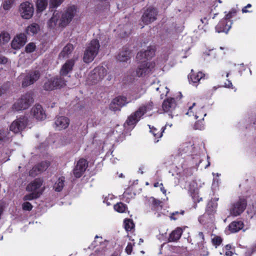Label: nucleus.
I'll use <instances>...</instances> for the list:
<instances>
[{
    "instance_id": "nucleus-1",
    "label": "nucleus",
    "mask_w": 256,
    "mask_h": 256,
    "mask_svg": "<svg viewBox=\"0 0 256 256\" xmlns=\"http://www.w3.org/2000/svg\"><path fill=\"white\" fill-rule=\"evenodd\" d=\"M76 12L77 8L75 6H70L63 12L54 10L52 16L47 22L48 28L54 29L58 22L59 27L65 28L72 22Z\"/></svg>"
},
{
    "instance_id": "nucleus-2",
    "label": "nucleus",
    "mask_w": 256,
    "mask_h": 256,
    "mask_svg": "<svg viewBox=\"0 0 256 256\" xmlns=\"http://www.w3.org/2000/svg\"><path fill=\"white\" fill-rule=\"evenodd\" d=\"M100 48L99 41L93 39L87 45L84 51L83 61L86 64H89L94 60L98 55Z\"/></svg>"
},
{
    "instance_id": "nucleus-3",
    "label": "nucleus",
    "mask_w": 256,
    "mask_h": 256,
    "mask_svg": "<svg viewBox=\"0 0 256 256\" xmlns=\"http://www.w3.org/2000/svg\"><path fill=\"white\" fill-rule=\"evenodd\" d=\"M34 100L32 92H28L22 95L13 104L12 108L17 111L28 108L34 102Z\"/></svg>"
},
{
    "instance_id": "nucleus-4",
    "label": "nucleus",
    "mask_w": 256,
    "mask_h": 256,
    "mask_svg": "<svg viewBox=\"0 0 256 256\" xmlns=\"http://www.w3.org/2000/svg\"><path fill=\"white\" fill-rule=\"evenodd\" d=\"M66 85V80L61 76L52 78L46 82L43 86L44 90H53L64 87Z\"/></svg>"
},
{
    "instance_id": "nucleus-5",
    "label": "nucleus",
    "mask_w": 256,
    "mask_h": 256,
    "mask_svg": "<svg viewBox=\"0 0 256 256\" xmlns=\"http://www.w3.org/2000/svg\"><path fill=\"white\" fill-rule=\"evenodd\" d=\"M146 112V106H142L140 107L134 112L132 114L128 116L126 120L124 126H134L139 121L140 118Z\"/></svg>"
},
{
    "instance_id": "nucleus-6",
    "label": "nucleus",
    "mask_w": 256,
    "mask_h": 256,
    "mask_svg": "<svg viewBox=\"0 0 256 256\" xmlns=\"http://www.w3.org/2000/svg\"><path fill=\"white\" fill-rule=\"evenodd\" d=\"M247 202L245 198H240L232 204L230 209V214L234 216L240 215L246 209Z\"/></svg>"
},
{
    "instance_id": "nucleus-7",
    "label": "nucleus",
    "mask_w": 256,
    "mask_h": 256,
    "mask_svg": "<svg viewBox=\"0 0 256 256\" xmlns=\"http://www.w3.org/2000/svg\"><path fill=\"white\" fill-rule=\"evenodd\" d=\"M40 74L39 70H32L26 72L22 82V86L26 88L34 84L40 78Z\"/></svg>"
},
{
    "instance_id": "nucleus-8",
    "label": "nucleus",
    "mask_w": 256,
    "mask_h": 256,
    "mask_svg": "<svg viewBox=\"0 0 256 256\" xmlns=\"http://www.w3.org/2000/svg\"><path fill=\"white\" fill-rule=\"evenodd\" d=\"M158 14L156 8L150 6L144 10L141 20L145 24H148L156 20Z\"/></svg>"
},
{
    "instance_id": "nucleus-9",
    "label": "nucleus",
    "mask_w": 256,
    "mask_h": 256,
    "mask_svg": "<svg viewBox=\"0 0 256 256\" xmlns=\"http://www.w3.org/2000/svg\"><path fill=\"white\" fill-rule=\"evenodd\" d=\"M28 124V118L26 116H20L14 120L10 126V130L14 134L23 130Z\"/></svg>"
},
{
    "instance_id": "nucleus-10",
    "label": "nucleus",
    "mask_w": 256,
    "mask_h": 256,
    "mask_svg": "<svg viewBox=\"0 0 256 256\" xmlns=\"http://www.w3.org/2000/svg\"><path fill=\"white\" fill-rule=\"evenodd\" d=\"M130 102V100H128L126 96H120L112 100L109 108L111 110L114 112L120 111L122 107Z\"/></svg>"
},
{
    "instance_id": "nucleus-11",
    "label": "nucleus",
    "mask_w": 256,
    "mask_h": 256,
    "mask_svg": "<svg viewBox=\"0 0 256 256\" xmlns=\"http://www.w3.org/2000/svg\"><path fill=\"white\" fill-rule=\"evenodd\" d=\"M19 10L21 16L24 19L31 18L34 12L33 4L28 2L21 4Z\"/></svg>"
},
{
    "instance_id": "nucleus-12",
    "label": "nucleus",
    "mask_w": 256,
    "mask_h": 256,
    "mask_svg": "<svg viewBox=\"0 0 256 256\" xmlns=\"http://www.w3.org/2000/svg\"><path fill=\"white\" fill-rule=\"evenodd\" d=\"M155 64L152 62H146L140 64L136 70V76L138 77L144 76L148 74L154 68Z\"/></svg>"
},
{
    "instance_id": "nucleus-13",
    "label": "nucleus",
    "mask_w": 256,
    "mask_h": 256,
    "mask_svg": "<svg viewBox=\"0 0 256 256\" xmlns=\"http://www.w3.org/2000/svg\"><path fill=\"white\" fill-rule=\"evenodd\" d=\"M50 166V162L46 160L42 161L34 166L30 170L29 172L30 176H35L46 171Z\"/></svg>"
},
{
    "instance_id": "nucleus-14",
    "label": "nucleus",
    "mask_w": 256,
    "mask_h": 256,
    "mask_svg": "<svg viewBox=\"0 0 256 256\" xmlns=\"http://www.w3.org/2000/svg\"><path fill=\"white\" fill-rule=\"evenodd\" d=\"M106 74V69L103 66H99L93 70L88 78H92L94 80L92 83H96L98 81L102 80Z\"/></svg>"
},
{
    "instance_id": "nucleus-15",
    "label": "nucleus",
    "mask_w": 256,
    "mask_h": 256,
    "mask_svg": "<svg viewBox=\"0 0 256 256\" xmlns=\"http://www.w3.org/2000/svg\"><path fill=\"white\" fill-rule=\"evenodd\" d=\"M88 167V163L85 159H80L74 169V174L76 178H80Z\"/></svg>"
},
{
    "instance_id": "nucleus-16",
    "label": "nucleus",
    "mask_w": 256,
    "mask_h": 256,
    "mask_svg": "<svg viewBox=\"0 0 256 256\" xmlns=\"http://www.w3.org/2000/svg\"><path fill=\"white\" fill-rule=\"evenodd\" d=\"M26 42V36L24 34L16 36L12 41L11 46L12 48L18 50L23 46Z\"/></svg>"
},
{
    "instance_id": "nucleus-17",
    "label": "nucleus",
    "mask_w": 256,
    "mask_h": 256,
    "mask_svg": "<svg viewBox=\"0 0 256 256\" xmlns=\"http://www.w3.org/2000/svg\"><path fill=\"white\" fill-rule=\"evenodd\" d=\"M31 114L36 120H44L46 118V114L42 106L40 104H36L31 110Z\"/></svg>"
},
{
    "instance_id": "nucleus-18",
    "label": "nucleus",
    "mask_w": 256,
    "mask_h": 256,
    "mask_svg": "<svg viewBox=\"0 0 256 256\" xmlns=\"http://www.w3.org/2000/svg\"><path fill=\"white\" fill-rule=\"evenodd\" d=\"M54 124L58 130H62L67 128L70 124V120L64 116L56 117Z\"/></svg>"
},
{
    "instance_id": "nucleus-19",
    "label": "nucleus",
    "mask_w": 256,
    "mask_h": 256,
    "mask_svg": "<svg viewBox=\"0 0 256 256\" xmlns=\"http://www.w3.org/2000/svg\"><path fill=\"white\" fill-rule=\"evenodd\" d=\"M74 64V61L73 60H68L60 70V74L62 76H66L72 71Z\"/></svg>"
},
{
    "instance_id": "nucleus-20",
    "label": "nucleus",
    "mask_w": 256,
    "mask_h": 256,
    "mask_svg": "<svg viewBox=\"0 0 256 256\" xmlns=\"http://www.w3.org/2000/svg\"><path fill=\"white\" fill-rule=\"evenodd\" d=\"M43 182L42 178H36L27 186L26 190L28 192H34L42 186Z\"/></svg>"
},
{
    "instance_id": "nucleus-21",
    "label": "nucleus",
    "mask_w": 256,
    "mask_h": 256,
    "mask_svg": "<svg viewBox=\"0 0 256 256\" xmlns=\"http://www.w3.org/2000/svg\"><path fill=\"white\" fill-rule=\"evenodd\" d=\"M176 102L174 98H168L164 100L162 104V108L164 112H168L176 107Z\"/></svg>"
},
{
    "instance_id": "nucleus-22",
    "label": "nucleus",
    "mask_w": 256,
    "mask_h": 256,
    "mask_svg": "<svg viewBox=\"0 0 256 256\" xmlns=\"http://www.w3.org/2000/svg\"><path fill=\"white\" fill-rule=\"evenodd\" d=\"M182 233V230L180 228H178L174 230H173L169 236L168 242H176L178 240Z\"/></svg>"
},
{
    "instance_id": "nucleus-23",
    "label": "nucleus",
    "mask_w": 256,
    "mask_h": 256,
    "mask_svg": "<svg viewBox=\"0 0 256 256\" xmlns=\"http://www.w3.org/2000/svg\"><path fill=\"white\" fill-rule=\"evenodd\" d=\"M244 224L241 221H234L228 226V230L231 232H236L242 228Z\"/></svg>"
},
{
    "instance_id": "nucleus-24",
    "label": "nucleus",
    "mask_w": 256,
    "mask_h": 256,
    "mask_svg": "<svg viewBox=\"0 0 256 256\" xmlns=\"http://www.w3.org/2000/svg\"><path fill=\"white\" fill-rule=\"evenodd\" d=\"M12 136L8 130H0V142H6L10 140Z\"/></svg>"
},
{
    "instance_id": "nucleus-25",
    "label": "nucleus",
    "mask_w": 256,
    "mask_h": 256,
    "mask_svg": "<svg viewBox=\"0 0 256 256\" xmlns=\"http://www.w3.org/2000/svg\"><path fill=\"white\" fill-rule=\"evenodd\" d=\"M74 50V46L71 44H68L59 54V57L64 58L68 56Z\"/></svg>"
},
{
    "instance_id": "nucleus-26",
    "label": "nucleus",
    "mask_w": 256,
    "mask_h": 256,
    "mask_svg": "<svg viewBox=\"0 0 256 256\" xmlns=\"http://www.w3.org/2000/svg\"><path fill=\"white\" fill-rule=\"evenodd\" d=\"M40 29V28L38 24L33 23L27 27L26 32L28 34L34 35L37 34Z\"/></svg>"
},
{
    "instance_id": "nucleus-27",
    "label": "nucleus",
    "mask_w": 256,
    "mask_h": 256,
    "mask_svg": "<svg viewBox=\"0 0 256 256\" xmlns=\"http://www.w3.org/2000/svg\"><path fill=\"white\" fill-rule=\"evenodd\" d=\"M64 177H60L54 184V188L56 192H60L62 190L64 186Z\"/></svg>"
},
{
    "instance_id": "nucleus-28",
    "label": "nucleus",
    "mask_w": 256,
    "mask_h": 256,
    "mask_svg": "<svg viewBox=\"0 0 256 256\" xmlns=\"http://www.w3.org/2000/svg\"><path fill=\"white\" fill-rule=\"evenodd\" d=\"M130 54L129 51H122L118 54L116 59L120 62H126L130 58Z\"/></svg>"
},
{
    "instance_id": "nucleus-29",
    "label": "nucleus",
    "mask_w": 256,
    "mask_h": 256,
    "mask_svg": "<svg viewBox=\"0 0 256 256\" xmlns=\"http://www.w3.org/2000/svg\"><path fill=\"white\" fill-rule=\"evenodd\" d=\"M48 4V0H36V6L37 11L42 12L46 8Z\"/></svg>"
},
{
    "instance_id": "nucleus-30",
    "label": "nucleus",
    "mask_w": 256,
    "mask_h": 256,
    "mask_svg": "<svg viewBox=\"0 0 256 256\" xmlns=\"http://www.w3.org/2000/svg\"><path fill=\"white\" fill-rule=\"evenodd\" d=\"M193 70H191V74L190 75V79L192 82H198L200 79H202L204 76V74L202 72H198L197 74H193Z\"/></svg>"
},
{
    "instance_id": "nucleus-31",
    "label": "nucleus",
    "mask_w": 256,
    "mask_h": 256,
    "mask_svg": "<svg viewBox=\"0 0 256 256\" xmlns=\"http://www.w3.org/2000/svg\"><path fill=\"white\" fill-rule=\"evenodd\" d=\"M10 34L6 32L3 31L0 34V44H4L8 43L10 40Z\"/></svg>"
},
{
    "instance_id": "nucleus-32",
    "label": "nucleus",
    "mask_w": 256,
    "mask_h": 256,
    "mask_svg": "<svg viewBox=\"0 0 256 256\" xmlns=\"http://www.w3.org/2000/svg\"><path fill=\"white\" fill-rule=\"evenodd\" d=\"M42 194V192H33L30 194L26 195L24 197V200H30L34 199H36L40 196Z\"/></svg>"
},
{
    "instance_id": "nucleus-33",
    "label": "nucleus",
    "mask_w": 256,
    "mask_h": 256,
    "mask_svg": "<svg viewBox=\"0 0 256 256\" xmlns=\"http://www.w3.org/2000/svg\"><path fill=\"white\" fill-rule=\"evenodd\" d=\"M124 224L126 231H130L134 226V223L131 219H126L124 220Z\"/></svg>"
},
{
    "instance_id": "nucleus-34",
    "label": "nucleus",
    "mask_w": 256,
    "mask_h": 256,
    "mask_svg": "<svg viewBox=\"0 0 256 256\" xmlns=\"http://www.w3.org/2000/svg\"><path fill=\"white\" fill-rule=\"evenodd\" d=\"M64 0H50L49 7L50 9L56 8L58 7Z\"/></svg>"
},
{
    "instance_id": "nucleus-35",
    "label": "nucleus",
    "mask_w": 256,
    "mask_h": 256,
    "mask_svg": "<svg viewBox=\"0 0 256 256\" xmlns=\"http://www.w3.org/2000/svg\"><path fill=\"white\" fill-rule=\"evenodd\" d=\"M147 56V60L152 58L155 54V49L152 46L148 47L147 50L144 51Z\"/></svg>"
},
{
    "instance_id": "nucleus-36",
    "label": "nucleus",
    "mask_w": 256,
    "mask_h": 256,
    "mask_svg": "<svg viewBox=\"0 0 256 256\" xmlns=\"http://www.w3.org/2000/svg\"><path fill=\"white\" fill-rule=\"evenodd\" d=\"M114 208L119 212H123L126 210V204L122 202L118 203L114 206Z\"/></svg>"
},
{
    "instance_id": "nucleus-37",
    "label": "nucleus",
    "mask_w": 256,
    "mask_h": 256,
    "mask_svg": "<svg viewBox=\"0 0 256 256\" xmlns=\"http://www.w3.org/2000/svg\"><path fill=\"white\" fill-rule=\"evenodd\" d=\"M136 59L139 61L143 60V62H144V61L146 62L145 60H147V56L144 51H140L137 54Z\"/></svg>"
},
{
    "instance_id": "nucleus-38",
    "label": "nucleus",
    "mask_w": 256,
    "mask_h": 256,
    "mask_svg": "<svg viewBox=\"0 0 256 256\" xmlns=\"http://www.w3.org/2000/svg\"><path fill=\"white\" fill-rule=\"evenodd\" d=\"M36 45L33 42H30L25 48V50L26 52H32L36 50Z\"/></svg>"
},
{
    "instance_id": "nucleus-39",
    "label": "nucleus",
    "mask_w": 256,
    "mask_h": 256,
    "mask_svg": "<svg viewBox=\"0 0 256 256\" xmlns=\"http://www.w3.org/2000/svg\"><path fill=\"white\" fill-rule=\"evenodd\" d=\"M14 0H6L3 4V8L5 10H8L10 8Z\"/></svg>"
},
{
    "instance_id": "nucleus-40",
    "label": "nucleus",
    "mask_w": 256,
    "mask_h": 256,
    "mask_svg": "<svg viewBox=\"0 0 256 256\" xmlns=\"http://www.w3.org/2000/svg\"><path fill=\"white\" fill-rule=\"evenodd\" d=\"M150 128L151 129L150 130V132H152L154 136H155V137H156V138H160L162 136V132L164 131V127H162V128H161V130H162V131L160 133H158V132H156L157 131V129L156 128H151L150 127Z\"/></svg>"
},
{
    "instance_id": "nucleus-41",
    "label": "nucleus",
    "mask_w": 256,
    "mask_h": 256,
    "mask_svg": "<svg viewBox=\"0 0 256 256\" xmlns=\"http://www.w3.org/2000/svg\"><path fill=\"white\" fill-rule=\"evenodd\" d=\"M222 238L220 236H216L212 239V244L216 246H219L222 242Z\"/></svg>"
},
{
    "instance_id": "nucleus-42",
    "label": "nucleus",
    "mask_w": 256,
    "mask_h": 256,
    "mask_svg": "<svg viewBox=\"0 0 256 256\" xmlns=\"http://www.w3.org/2000/svg\"><path fill=\"white\" fill-rule=\"evenodd\" d=\"M32 208V206L29 202H25L22 204V208L24 210L30 211Z\"/></svg>"
},
{
    "instance_id": "nucleus-43",
    "label": "nucleus",
    "mask_w": 256,
    "mask_h": 256,
    "mask_svg": "<svg viewBox=\"0 0 256 256\" xmlns=\"http://www.w3.org/2000/svg\"><path fill=\"white\" fill-rule=\"evenodd\" d=\"M151 198L152 199V204L154 205L155 208L158 207V206H160V204L162 203V202L160 200H156L154 198Z\"/></svg>"
},
{
    "instance_id": "nucleus-44",
    "label": "nucleus",
    "mask_w": 256,
    "mask_h": 256,
    "mask_svg": "<svg viewBox=\"0 0 256 256\" xmlns=\"http://www.w3.org/2000/svg\"><path fill=\"white\" fill-rule=\"evenodd\" d=\"M132 243L129 242V243H128V244L126 248V252L128 254H130L132 253Z\"/></svg>"
},
{
    "instance_id": "nucleus-45",
    "label": "nucleus",
    "mask_w": 256,
    "mask_h": 256,
    "mask_svg": "<svg viewBox=\"0 0 256 256\" xmlns=\"http://www.w3.org/2000/svg\"><path fill=\"white\" fill-rule=\"evenodd\" d=\"M230 27H229L228 28H230ZM229 29H228L226 32L227 33L228 32V30ZM216 31L220 33V32H225V30H224V29L223 28V27H222L221 26V24H218V25H217L216 26Z\"/></svg>"
},
{
    "instance_id": "nucleus-46",
    "label": "nucleus",
    "mask_w": 256,
    "mask_h": 256,
    "mask_svg": "<svg viewBox=\"0 0 256 256\" xmlns=\"http://www.w3.org/2000/svg\"><path fill=\"white\" fill-rule=\"evenodd\" d=\"M198 236L201 238V242H203L204 240V236L202 232H199L198 234Z\"/></svg>"
},
{
    "instance_id": "nucleus-47",
    "label": "nucleus",
    "mask_w": 256,
    "mask_h": 256,
    "mask_svg": "<svg viewBox=\"0 0 256 256\" xmlns=\"http://www.w3.org/2000/svg\"><path fill=\"white\" fill-rule=\"evenodd\" d=\"M210 204H208V206L206 209V212L208 214H210L213 212V210L212 208H210Z\"/></svg>"
},
{
    "instance_id": "nucleus-48",
    "label": "nucleus",
    "mask_w": 256,
    "mask_h": 256,
    "mask_svg": "<svg viewBox=\"0 0 256 256\" xmlns=\"http://www.w3.org/2000/svg\"><path fill=\"white\" fill-rule=\"evenodd\" d=\"M193 190L194 194V196H192V197L193 199L194 200V202H196V194H194V192H195L194 190ZM202 198H200V200H198V199L196 200V201L198 202H199L202 200Z\"/></svg>"
},
{
    "instance_id": "nucleus-49",
    "label": "nucleus",
    "mask_w": 256,
    "mask_h": 256,
    "mask_svg": "<svg viewBox=\"0 0 256 256\" xmlns=\"http://www.w3.org/2000/svg\"><path fill=\"white\" fill-rule=\"evenodd\" d=\"M232 17V12H230L228 14H226L225 18L228 20L230 19Z\"/></svg>"
},
{
    "instance_id": "nucleus-50",
    "label": "nucleus",
    "mask_w": 256,
    "mask_h": 256,
    "mask_svg": "<svg viewBox=\"0 0 256 256\" xmlns=\"http://www.w3.org/2000/svg\"><path fill=\"white\" fill-rule=\"evenodd\" d=\"M225 254L226 256H232L233 252L230 250H227Z\"/></svg>"
},
{
    "instance_id": "nucleus-51",
    "label": "nucleus",
    "mask_w": 256,
    "mask_h": 256,
    "mask_svg": "<svg viewBox=\"0 0 256 256\" xmlns=\"http://www.w3.org/2000/svg\"><path fill=\"white\" fill-rule=\"evenodd\" d=\"M195 105H196V103H194H194L192 104V106H190V107L189 108L188 112L186 114H189V112H190V110H191L192 109V108L194 106H195Z\"/></svg>"
},
{
    "instance_id": "nucleus-52",
    "label": "nucleus",
    "mask_w": 256,
    "mask_h": 256,
    "mask_svg": "<svg viewBox=\"0 0 256 256\" xmlns=\"http://www.w3.org/2000/svg\"><path fill=\"white\" fill-rule=\"evenodd\" d=\"M225 248L226 250H230L231 248V246L230 244H227L225 246Z\"/></svg>"
},
{
    "instance_id": "nucleus-53",
    "label": "nucleus",
    "mask_w": 256,
    "mask_h": 256,
    "mask_svg": "<svg viewBox=\"0 0 256 256\" xmlns=\"http://www.w3.org/2000/svg\"><path fill=\"white\" fill-rule=\"evenodd\" d=\"M206 19H207V18H206V17H204V18H201V19H200V21L202 22V24H208V22H204V20H206Z\"/></svg>"
},
{
    "instance_id": "nucleus-54",
    "label": "nucleus",
    "mask_w": 256,
    "mask_h": 256,
    "mask_svg": "<svg viewBox=\"0 0 256 256\" xmlns=\"http://www.w3.org/2000/svg\"><path fill=\"white\" fill-rule=\"evenodd\" d=\"M160 190L162 192H163V194H166V190L164 189V187L160 188Z\"/></svg>"
},
{
    "instance_id": "nucleus-55",
    "label": "nucleus",
    "mask_w": 256,
    "mask_h": 256,
    "mask_svg": "<svg viewBox=\"0 0 256 256\" xmlns=\"http://www.w3.org/2000/svg\"><path fill=\"white\" fill-rule=\"evenodd\" d=\"M198 123H196L195 124L194 126V128L195 129H200V128L198 127Z\"/></svg>"
},
{
    "instance_id": "nucleus-56",
    "label": "nucleus",
    "mask_w": 256,
    "mask_h": 256,
    "mask_svg": "<svg viewBox=\"0 0 256 256\" xmlns=\"http://www.w3.org/2000/svg\"><path fill=\"white\" fill-rule=\"evenodd\" d=\"M174 215H172V216H170V218L171 220H176V218L174 216Z\"/></svg>"
},
{
    "instance_id": "nucleus-57",
    "label": "nucleus",
    "mask_w": 256,
    "mask_h": 256,
    "mask_svg": "<svg viewBox=\"0 0 256 256\" xmlns=\"http://www.w3.org/2000/svg\"><path fill=\"white\" fill-rule=\"evenodd\" d=\"M242 12H247L248 11L246 10V8L245 7L242 9Z\"/></svg>"
},
{
    "instance_id": "nucleus-58",
    "label": "nucleus",
    "mask_w": 256,
    "mask_h": 256,
    "mask_svg": "<svg viewBox=\"0 0 256 256\" xmlns=\"http://www.w3.org/2000/svg\"><path fill=\"white\" fill-rule=\"evenodd\" d=\"M228 86H226L230 88V86H232V82H230V81H228Z\"/></svg>"
},
{
    "instance_id": "nucleus-59",
    "label": "nucleus",
    "mask_w": 256,
    "mask_h": 256,
    "mask_svg": "<svg viewBox=\"0 0 256 256\" xmlns=\"http://www.w3.org/2000/svg\"><path fill=\"white\" fill-rule=\"evenodd\" d=\"M158 186H159V184H158V182H156V183H155V184H154V187H158Z\"/></svg>"
},
{
    "instance_id": "nucleus-60",
    "label": "nucleus",
    "mask_w": 256,
    "mask_h": 256,
    "mask_svg": "<svg viewBox=\"0 0 256 256\" xmlns=\"http://www.w3.org/2000/svg\"><path fill=\"white\" fill-rule=\"evenodd\" d=\"M251 4H248L247 6H245V8H250L251 7Z\"/></svg>"
},
{
    "instance_id": "nucleus-61",
    "label": "nucleus",
    "mask_w": 256,
    "mask_h": 256,
    "mask_svg": "<svg viewBox=\"0 0 256 256\" xmlns=\"http://www.w3.org/2000/svg\"><path fill=\"white\" fill-rule=\"evenodd\" d=\"M252 252L256 251V246L252 248Z\"/></svg>"
},
{
    "instance_id": "nucleus-62",
    "label": "nucleus",
    "mask_w": 256,
    "mask_h": 256,
    "mask_svg": "<svg viewBox=\"0 0 256 256\" xmlns=\"http://www.w3.org/2000/svg\"><path fill=\"white\" fill-rule=\"evenodd\" d=\"M178 214H179V212H176L172 213V215H176Z\"/></svg>"
},
{
    "instance_id": "nucleus-63",
    "label": "nucleus",
    "mask_w": 256,
    "mask_h": 256,
    "mask_svg": "<svg viewBox=\"0 0 256 256\" xmlns=\"http://www.w3.org/2000/svg\"><path fill=\"white\" fill-rule=\"evenodd\" d=\"M2 90L1 88H0V96H2Z\"/></svg>"
},
{
    "instance_id": "nucleus-64",
    "label": "nucleus",
    "mask_w": 256,
    "mask_h": 256,
    "mask_svg": "<svg viewBox=\"0 0 256 256\" xmlns=\"http://www.w3.org/2000/svg\"><path fill=\"white\" fill-rule=\"evenodd\" d=\"M144 242V240H142V238H140V242H140H140Z\"/></svg>"
}]
</instances>
